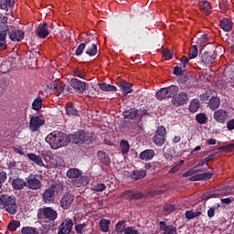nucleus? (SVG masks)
Masks as SVG:
<instances>
[{"instance_id":"61","label":"nucleus","mask_w":234,"mask_h":234,"mask_svg":"<svg viewBox=\"0 0 234 234\" xmlns=\"http://www.w3.org/2000/svg\"><path fill=\"white\" fill-rule=\"evenodd\" d=\"M217 197V194H213L212 192H207L203 195V200H209V198H213Z\"/></svg>"},{"instance_id":"6","label":"nucleus","mask_w":234,"mask_h":234,"mask_svg":"<svg viewBox=\"0 0 234 234\" xmlns=\"http://www.w3.org/2000/svg\"><path fill=\"white\" fill-rule=\"evenodd\" d=\"M73 144H89L92 142V133H87L79 131L71 135Z\"/></svg>"},{"instance_id":"29","label":"nucleus","mask_w":234,"mask_h":234,"mask_svg":"<svg viewBox=\"0 0 234 234\" xmlns=\"http://www.w3.org/2000/svg\"><path fill=\"white\" fill-rule=\"evenodd\" d=\"M122 116L127 120H134L135 116H138V110L131 108L122 112Z\"/></svg>"},{"instance_id":"33","label":"nucleus","mask_w":234,"mask_h":234,"mask_svg":"<svg viewBox=\"0 0 234 234\" xmlns=\"http://www.w3.org/2000/svg\"><path fill=\"white\" fill-rule=\"evenodd\" d=\"M166 90L167 98H174L178 94V87L172 85L167 88H165Z\"/></svg>"},{"instance_id":"40","label":"nucleus","mask_w":234,"mask_h":234,"mask_svg":"<svg viewBox=\"0 0 234 234\" xmlns=\"http://www.w3.org/2000/svg\"><path fill=\"white\" fill-rule=\"evenodd\" d=\"M21 226V221L13 219L7 225V229L11 232H14Z\"/></svg>"},{"instance_id":"18","label":"nucleus","mask_w":234,"mask_h":234,"mask_svg":"<svg viewBox=\"0 0 234 234\" xmlns=\"http://www.w3.org/2000/svg\"><path fill=\"white\" fill-rule=\"evenodd\" d=\"M86 54L88 56H96L98 54V46L94 39L86 42Z\"/></svg>"},{"instance_id":"7","label":"nucleus","mask_w":234,"mask_h":234,"mask_svg":"<svg viewBox=\"0 0 234 234\" xmlns=\"http://www.w3.org/2000/svg\"><path fill=\"white\" fill-rule=\"evenodd\" d=\"M167 132L165 131V127L159 126L153 137V142L157 145V147H162L165 144V134Z\"/></svg>"},{"instance_id":"62","label":"nucleus","mask_w":234,"mask_h":234,"mask_svg":"<svg viewBox=\"0 0 234 234\" xmlns=\"http://www.w3.org/2000/svg\"><path fill=\"white\" fill-rule=\"evenodd\" d=\"M221 149H222V151H225V153H231V151H233V149H234V143L230 144L227 146H223Z\"/></svg>"},{"instance_id":"48","label":"nucleus","mask_w":234,"mask_h":234,"mask_svg":"<svg viewBox=\"0 0 234 234\" xmlns=\"http://www.w3.org/2000/svg\"><path fill=\"white\" fill-rule=\"evenodd\" d=\"M155 96H156L157 100H165V98H167V91H166L165 88H162L160 90H158L155 93Z\"/></svg>"},{"instance_id":"36","label":"nucleus","mask_w":234,"mask_h":234,"mask_svg":"<svg viewBox=\"0 0 234 234\" xmlns=\"http://www.w3.org/2000/svg\"><path fill=\"white\" fill-rule=\"evenodd\" d=\"M99 89H101V90H103L104 92H116V90H118L116 86H112L107 83L99 84Z\"/></svg>"},{"instance_id":"58","label":"nucleus","mask_w":234,"mask_h":234,"mask_svg":"<svg viewBox=\"0 0 234 234\" xmlns=\"http://www.w3.org/2000/svg\"><path fill=\"white\" fill-rule=\"evenodd\" d=\"M124 234H140L138 230L134 229V227L124 228Z\"/></svg>"},{"instance_id":"59","label":"nucleus","mask_w":234,"mask_h":234,"mask_svg":"<svg viewBox=\"0 0 234 234\" xmlns=\"http://www.w3.org/2000/svg\"><path fill=\"white\" fill-rule=\"evenodd\" d=\"M6 172H0V189L1 187H3V184H5V182H6Z\"/></svg>"},{"instance_id":"44","label":"nucleus","mask_w":234,"mask_h":234,"mask_svg":"<svg viewBox=\"0 0 234 234\" xmlns=\"http://www.w3.org/2000/svg\"><path fill=\"white\" fill-rule=\"evenodd\" d=\"M198 57V47L197 45H194L190 48L188 52V58L189 59H195V58Z\"/></svg>"},{"instance_id":"56","label":"nucleus","mask_w":234,"mask_h":234,"mask_svg":"<svg viewBox=\"0 0 234 234\" xmlns=\"http://www.w3.org/2000/svg\"><path fill=\"white\" fill-rule=\"evenodd\" d=\"M55 167H58V169H63V167H65V161L61 158H57L55 160Z\"/></svg>"},{"instance_id":"22","label":"nucleus","mask_w":234,"mask_h":234,"mask_svg":"<svg viewBox=\"0 0 234 234\" xmlns=\"http://www.w3.org/2000/svg\"><path fill=\"white\" fill-rule=\"evenodd\" d=\"M12 186L16 191H21V189H25L27 187V181L23 178H16L12 181Z\"/></svg>"},{"instance_id":"43","label":"nucleus","mask_w":234,"mask_h":234,"mask_svg":"<svg viewBox=\"0 0 234 234\" xmlns=\"http://www.w3.org/2000/svg\"><path fill=\"white\" fill-rule=\"evenodd\" d=\"M0 28L1 30H8V17L0 13Z\"/></svg>"},{"instance_id":"10","label":"nucleus","mask_w":234,"mask_h":234,"mask_svg":"<svg viewBox=\"0 0 234 234\" xmlns=\"http://www.w3.org/2000/svg\"><path fill=\"white\" fill-rule=\"evenodd\" d=\"M42 125H45V120L37 116H33L30 118L29 129L32 133L39 131Z\"/></svg>"},{"instance_id":"9","label":"nucleus","mask_w":234,"mask_h":234,"mask_svg":"<svg viewBox=\"0 0 234 234\" xmlns=\"http://www.w3.org/2000/svg\"><path fill=\"white\" fill-rule=\"evenodd\" d=\"M74 195L66 193L60 200V207L62 209H70L71 207L74 206Z\"/></svg>"},{"instance_id":"37","label":"nucleus","mask_w":234,"mask_h":234,"mask_svg":"<svg viewBox=\"0 0 234 234\" xmlns=\"http://www.w3.org/2000/svg\"><path fill=\"white\" fill-rule=\"evenodd\" d=\"M97 156L102 164H105L106 165H109L111 164V159L109 158V155H107V153L103 151H99L97 153Z\"/></svg>"},{"instance_id":"54","label":"nucleus","mask_w":234,"mask_h":234,"mask_svg":"<svg viewBox=\"0 0 234 234\" xmlns=\"http://www.w3.org/2000/svg\"><path fill=\"white\" fill-rule=\"evenodd\" d=\"M163 57L166 60L173 59V51H171V49H164L163 50Z\"/></svg>"},{"instance_id":"17","label":"nucleus","mask_w":234,"mask_h":234,"mask_svg":"<svg viewBox=\"0 0 234 234\" xmlns=\"http://www.w3.org/2000/svg\"><path fill=\"white\" fill-rule=\"evenodd\" d=\"M159 228L161 231H164L163 234H177L176 227L173 225H167L165 221L159 222Z\"/></svg>"},{"instance_id":"30","label":"nucleus","mask_w":234,"mask_h":234,"mask_svg":"<svg viewBox=\"0 0 234 234\" xmlns=\"http://www.w3.org/2000/svg\"><path fill=\"white\" fill-rule=\"evenodd\" d=\"M147 176V172L145 170H134L131 176L132 180H142Z\"/></svg>"},{"instance_id":"24","label":"nucleus","mask_w":234,"mask_h":234,"mask_svg":"<svg viewBox=\"0 0 234 234\" xmlns=\"http://www.w3.org/2000/svg\"><path fill=\"white\" fill-rule=\"evenodd\" d=\"M219 27L224 32H231L233 30V22L228 18H223L219 22Z\"/></svg>"},{"instance_id":"39","label":"nucleus","mask_w":234,"mask_h":234,"mask_svg":"<svg viewBox=\"0 0 234 234\" xmlns=\"http://www.w3.org/2000/svg\"><path fill=\"white\" fill-rule=\"evenodd\" d=\"M43 108V98L37 97L32 103V109L33 111H41Z\"/></svg>"},{"instance_id":"8","label":"nucleus","mask_w":234,"mask_h":234,"mask_svg":"<svg viewBox=\"0 0 234 234\" xmlns=\"http://www.w3.org/2000/svg\"><path fill=\"white\" fill-rule=\"evenodd\" d=\"M189 100V97L187 96V93L181 91L178 95H176L171 102L172 105H175V107H180V105H186Z\"/></svg>"},{"instance_id":"45","label":"nucleus","mask_w":234,"mask_h":234,"mask_svg":"<svg viewBox=\"0 0 234 234\" xmlns=\"http://www.w3.org/2000/svg\"><path fill=\"white\" fill-rule=\"evenodd\" d=\"M196 120L200 125L207 123V115L206 113H198L196 115Z\"/></svg>"},{"instance_id":"26","label":"nucleus","mask_w":234,"mask_h":234,"mask_svg":"<svg viewBox=\"0 0 234 234\" xmlns=\"http://www.w3.org/2000/svg\"><path fill=\"white\" fill-rule=\"evenodd\" d=\"M66 176H68V178H71V179H77V178H81V171H80V169L78 168H71L69 170H68Z\"/></svg>"},{"instance_id":"28","label":"nucleus","mask_w":234,"mask_h":234,"mask_svg":"<svg viewBox=\"0 0 234 234\" xmlns=\"http://www.w3.org/2000/svg\"><path fill=\"white\" fill-rule=\"evenodd\" d=\"M14 5H16V0H5L0 5V8L4 10V12H8V10L14 8Z\"/></svg>"},{"instance_id":"32","label":"nucleus","mask_w":234,"mask_h":234,"mask_svg":"<svg viewBox=\"0 0 234 234\" xmlns=\"http://www.w3.org/2000/svg\"><path fill=\"white\" fill-rule=\"evenodd\" d=\"M99 224L101 231H102V233H107L109 231V228H111V220L101 218Z\"/></svg>"},{"instance_id":"20","label":"nucleus","mask_w":234,"mask_h":234,"mask_svg":"<svg viewBox=\"0 0 234 234\" xmlns=\"http://www.w3.org/2000/svg\"><path fill=\"white\" fill-rule=\"evenodd\" d=\"M198 6H199L200 11L203 12V14H205L206 16H209V14H211V12L213 11L211 3H209L207 0L200 1L198 4Z\"/></svg>"},{"instance_id":"2","label":"nucleus","mask_w":234,"mask_h":234,"mask_svg":"<svg viewBox=\"0 0 234 234\" xmlns=\"http://www.w3.org/2000/svg\"><path fill=\"white\" fill-rule=\"evenodd\" d=\"M200 101L206 103L211 111H217L220 107V99L215 90H207L200 95Z\"/></svg>"},{"instance_id":"47","label":"nucleus","mask_w":234,"mask_h":234,"mask_svg":"<svg viewBox=\"0 0 234 234\" xmlns=\"http://www.w3.org/2000/svg\"><path fill=\"white\" fill-rule=\"evenodd\" d=\"M22 234H39L37 232V229L32 228V227H23L21 229Z\"/></svg>"},{"instance_id":"5","label":"nucleus","mask_w":234,"mask_h":234,"mask_svg":"<svg viewBox=\"0 0 234 234\" xmlns=\"http://www.w3.org/2000/svg\"><path fill=\"white\" fill-rule=\"evenodd\" d=\"M42 180H43V176L41 175L31 174L27 178L26 187H28V189H33V191H36L37 189H41Z\"/></svg>"},{"instance_id":"51","label":"nucleus","mask_w":234,"mask_h":234,"mask_svg":"<svg viewBox=\"0 0 234 234\" xmlns=\"http://www.w3.org/2000/svg\"><path fill=\"white\" fill-rule=\"evenodd\" d=\"M123 228H125V221H123V220L119 221L115 225V231H116V233H123V231H124Z\"/></svg>"},{"instance_id":"23","label":"nucleus","mask_w":234,"mask_h":234,"mask_svg":"<svg viewBox=\"0 0 234 234\" xmlns=\"http://www.w3.org/2000/svg\"><path fill=\"white\" fill-rule=\"evenodd\" d=\"M27 158H29L31 160V162H34V164H36L39 167H47V165L43 162V159L40 156H38L37 154H36L34 153H29L27 154Z\"/></svg>"},{"instance_id":"19","label":"nucleus","mask_w":234,"mask_h":234,"mask_svg":"<svg viewBox=\"0 0 234 234\" xmlns=\"http://www.w3.org/2000/svg\"><path fill=\"white\" fill-rule=\"evenodd\" d=\"M11 41H23L25 39V32L23 30L15 29L8 33Z\"/></svg>"},{"instance_id":"46","label":"nucleus","mask_w":234,"mask_h":234,"mask_svg":"<svg viewBox=\"0 0 234 234\" xmlns=\"http://www.w3.org/2000/svg\"><path fill=\"white\" fill-rule=\"evenodd\" d=\"M107 189V186L103 183L92 186L91 190L95 193H103Z\"/></svg>"},{"instance_id":"42","label":"nucleus","mask_w":234,"mask_h":234,"mask_svg":"<svg viewBox=\"0 0 234 234\" xmlns=\"http://www.w3.org/2000/svg\"><path fill=\"white\" fill-rule=\"evenodd\" d=\"M200 215H202V212L200 210L196 212L193 210H188L185 213V217L188 220H192V218H197V217H200Z\"/></svg>"},{"instance_id":"60","label":"nucleus","mask_w":234,"mask_h":234,"mask_svg":"<svg viewBox=\"0 0 234 234\" xmlns=\"http://www.w3.org/2000/svg\"><path fill=\"white\" fill-rule=\"evenodd\" d=\"M73 186L75 187H81L83 186V177L80 176V178L74 179Z\"/></svg>"},{"instance_id":"49","label":"nucleus","mask_w":234,"mask_h":234,"mask_svg":"<svg viewBox=\"0 0 234 234\" xmlns=\"http://www.w3.org/2000/svg\"><path fill=\"white\" fill-rule=\"evenodd\" d=\"M175 209H176L175 205H165L163 208V213L164 215L167 216V215H170V213H173Z\"/></svg>"},{"instance_id":"13","label":"nucleus","mask_w":234,"mask_h":234,"mask_svg":"<svg viewBox=\"0 0 234 234\" xmlns=\"http://www.w3.org/2000/svg\"><path fill=\"white\" fill-rule=\"evenodd\" d=\"M228 118H229V112L223 109H219L214 112V120H216L218 123H226Z\"/></svg>"},{"instance_id":"41","label":"nucleus","mask_w":234,"mask_h":234,"mask_svg":"<svg viewBox=\"0 0 234 234\" xmlns=\"http://www.w3.org/2000/svg\"><path fill=\"white\" fill-rule=\"evenodd\" d=\"M188 109L190 112H197V111L200 109V102L198 101V99H193Z\"/></svg>"},{"instance_id":"15","label":"nucleus","mask_w":234,"mask_h":234,"mask_svg":"<svg viewBox=\"0 0 234 234\" xmlns=\"http://www.w3.org/2000/svg\"><path fill=\"white\" fill-rule=\"evenodd\" d=\"M70 87L79 90V92H85L87 90V83L78 80V79H71L69 81Z\"/></svg>"},{"instance_id":"38","label":"nucleus","mask_w":234,"mask_h":234,"mask_svg":"<svg viewBox=\"0 0 234 234\" xmlns=\"http://www.w3.org/2000/svg\"><path fill=\"white\" fill-rule=\"evenodd\" d=\"M121 90L123 96H127V94H131L133 92V84L127 82H122Z\"/></svg>"},{"instance_id":"27","label":"nucleus","mask_w":234,"mask_h":234,"mask_svg":"<svg viewBox=\"0 0 234 234\" xmlns=\"http://www.w3.org/2000/svg\"><path fill=\"white\" fill-rule=\"evenodd\" d=\"M201 61L205 63V65L211 66L215 63V57L209 55L207 52H204L201 56Z\"/></svg>"},{"instance_id":"50","label":"nucleus","mask_w":234,"mask_h":234,"mask_svg":"<svg viewBox=\"0 0 234 234\" xmlns=\"http://www.w3.org/2000/svg\"><path fill=\"white\" fill-rule=\"evenodd\" d=\"M75 231L79 234H83L85 231H87V224H78L75 226Z\"/></svg>"},{"instance_id":"35","label":"nucleus","mask_w":234,"mask_h":234,"mask_svg":"<svg viewBox=\"0 0 234 234\" xmlns=\"http://www.w3.org/2000/svg\"><path fill=\"white\" fill-rule=\"evenodd\" d=\"M119 147L122 154H129V151H131V144H129L128 141L122 140L120 142Z\"/></svg>"},{"instance_id":"53","label":"nucleus","mask_w":234,"mask_h":234,"mask_svg":"<svg viewBox=\"0 0 234 234\" xmlns=\"http://www.w3.org/2000/svg\"><path fill=\"white\" fill-rule=\"evenodd\" d=\"M182 165H184V160H181L178 164H176V165H174L170 170L169 173L175 174L176 172H178L180 170V167H182Z\"/></svg>"},{"instance_id":"25","label":"nucleus","mask_w":234,"mask_h":234,"mask_svg":"<svg viewBox=\"0 0 234 234\" xmlns=\"http://www.w3.org/2000/svg\"><path fill=\"white\" fill-rule=\"evenodd\" d=\"M63 90H65V83L61 80H57L53 86V92H55L56 96H59V94H62Z\"/></svg>"},{"instance_id":"3","label":"nucleus","mask_w":234,"mask_h":234,"mask_svg":"<svg viewBox=\"0 0 234 234\" xmlns=\"http://www.w3.org/2000/svg\"><path fill=\"white\" fill-rule=\"evenodd\" d=\"M1 209H5L9 215H16L17 213V203L16 197L8 195H2Z\"/></svg>"},{"instance_id":"16","label":"nucleus","mask_w":234,"mask_h":234,"mask_svg":"<svg viewBox=\"0 0 234 234\" xmlns=\"http://www.w3.org/2000/svg\"><path fill=\"white\" fill-rule=\"evenodd\" d=\"M42 215L45 218H48V220H56L58 218V212L50 207L42 208Z\"/></svg>"},{"instance_id":"1","label":"nucleus","mask_w":234,"mask_h":234,"mask_svg":"<svg viewBox=\"0 0 234 234\" xmlns=\"http://www.w3.org/2000/svg\"><path fill=\"white\" fill-rule=\"evenodd\" d=\"M46 142L50 145L51 149H59L70 144V136L63 132L55 131L48 134Z\"/></svg>"},{"instance_id":"63","label":"nucleus","mask_w":234,"mask_h":234,"mask_svg":"<svg viewBox=\"0 0 234 234\" xmlns=\"http://www.w3.org/2000/svg\"><path fill=\"white\" fill-rule=\"evenodd\" d=\"M180 61H181L184 69H186V67L189 66V58H187L186 56L181 57Z\"/></svg>"},{"instance_id":"21","label":"nucleus","mask_w":234,"mask_h":234,"mask_svg":"<svg viewBox=\"0 0 234 234\" xmlns=\"http://www.w3.org/2000/svg\"><path fill=\"white\" fill-rule=\"evenodd\" d=\"M154 150L146 149L139 154V157L144 162H149V160H153V158H154Z\"/></svg>"},{"instance_id":"4","label":"nucleus","mask_w":234,"mask_h":234,"mask_svg":"<svg viewBox=\"0 0 234 234\" xmlns=\"http://www.w3.org/2000/svg\"><path fill=\"white\" fill-rule=\"evenodd\" d=\"M59 185H51L42 193L43 204H54L56 202V195H58Z\"/></svg>"},{"instance_id":"57","label":"nucleus","mask_w":234,"mask_h":234,"mask_svg":"<svg viewBox=\"0 0 234 234\" xmlns=\"http://www.w3.org/2000/svg\"><path fill=\"white\" fill-rule=\"evenodd\" d=\"M6 37H8V29H1L0 41H6Z\"/></svg>"},{"instance_id":"34","label":"nucleus","mask_w":234,"mask_h":234,"mask_svg":"<svg viewBox=\"0 0 234 234\" xmlns=\"http://www.w3.org/2000/svg\"><path fill=\"white\" fill-rule=\"evenodd\" d=\"M66 114H68V116H78V110H76L72 102L66 104Z\"/></svg>"},{"instance_id":"14","label":"nucleus","mask_w":234,"mask_h":234,"mask_svg":"<svg viewBox=\"0 0 234 234\" xmlns=\"http://www.w3.org/2000/svg\"><path fill=\"white\" fill-rule=\"evenodd\" d=\"M144 195L142 192L127 190L122 195L124 200H140Z\"/></svg>"},{"instance_id":"52","label":"nucleus","mask_w":234,"mask_h":234,"mask_svg":"<svg viewBox=\"0 0 234 234\" xmlns=\"http://www.w3.org/2000/svg\"><path fill=\"white\" fill-rule=\"evenodd\" d=\"M73 74L74 76H77V78H81L83 80V78H85L87 76V73H85L83 71V69L77 68L73 70Z\"/></svg>"},{"instance_id":"11","label":"nucleus","mask_w":234,"mask_h":234,"mask_svg":"<svg viewBox=\"0 0 234 234\" xmlns=\"http://www.w3.org/2000/svg\"><path fill=\"white\" fill-rule=\"evenodd\" d=\"M74 226V221L72 218H68L58 226V231L62 232L63 234H70L72 231V228Z\"/></svg>"},{"instance_id":"31","label":"nucleus","mask_w":234,"mask_h":234,"mask_svg":"<svg viewBox=\"0 0 234 234\" xmlns=\"http://www.w3.org/2000/svg\"><path fill=\"white\" fill-rule=\"evenodd\" d=\"M213 176V173L206 172L204 174H199L192 176L190 180L197 181V180H209Z\"/></svg>"},{"instance_id":"55","label":"nucleus","mask_w":234,"mask_h":234,"mask_svg":"<svg viewBox=\"0 0 234 234\" xmlns=\"http://www.w3.org/2000/svg\"><path fill=\"white\" fill-rule=\"evenodd\" d=\"M85 48H86V43L80 44L76 49V55L81 56L83 54V50H85Z\"/></svg>"},{"instance_id":"12","label":"nucleus","mask_w":234,"mask_h":234,"mask_svg":"<svg viewBox=\"0 0 234 234\" xmlns=\"http://www.w3.org/2000/svg\"><path fill=\"white\" fill-rule=\"evenodd\" d=\"M50 27L48 23L40 24L37 28V36L40 39H45L50 34Z\"/></svg>"},{"instance_id":"64","label":"nucleus","mask_w":234,"mask_h":234,"mask_svg":"<svg viewBox=\"0 0 234 234\" xmlns=\"http://www.w3.org/2000/svg\"><path fill=\"white\" fill-rule=\"evenodd\" d=\"M227 129L229 131H233L234 130V119H231L229 120L228 122H227Z\"/></svg>"}]
</instances>
